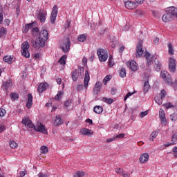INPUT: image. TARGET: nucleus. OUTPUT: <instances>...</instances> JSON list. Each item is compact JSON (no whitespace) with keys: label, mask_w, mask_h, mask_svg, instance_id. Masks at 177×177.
I'll use <instances>...</instances> for the list:
<instances>
[{"label":"nucleus","mask_w":177,"mask_h":177,"mask_svg":"<svg viewBox=\"0 0 177 177\" xmlns=\"http://www.w3.org/2000/svg\"><path fill=\"white\" fill-rule=\"evenodd\" d=\"M60 46L64 53L70 52V46H71L70 39L67 37L65 38L62 41H61Z\"/></svg>","instance_id":"1"},{"label":"nucleus","mask_w":177,"mask_h":177,"mask_svg":"<svg viewBox=\"0 0 177 177\" xmlns=\"http://www.w3.org/2000/svg\"><path fill=\"white\" fill-rule=\"evenodd\" d=\"M97 55L99 57L100 62H106L109 57V54L107 53V50L99 48L97 50Z\"/></svg>","instance_id":"2"},{"label":"nucleus","mask_w":177,"mask_h":177,"mask_svg":"<svg viewBox=\"0 0 177 177\" xmlns=\"http://www.w3.org/2000/svg\"><path fill=\"white\" fill-rule=\"evenodd\" d=\"M28 49H30V44L28 43V41H24L21 44V53L22 56H24L26 59H28V57H30V52L28 51Z\"/></svg>","instance_id":"3"},{"label":"nucleus","mask_w":177,"mask_h":177,"mask_svg":"<svg viewBox=\"0 0 177 177\" xmlns=\"http://www.w3.org/2000/svg\"><path fill=\"white\" fill-rule=\"evenodd\" d=\"M83 75L84 68L75 69L72 73V80L73 81H77L78 78L83 77Z\"/></svg>","instance_id":"4"},{"label":"nucleus","mask_w":177,"mask_h":177,"mask_svg":"<svg viewBox=\"0 0 177 177\" xmlns=\"http://www.w3.org/2000/svg\"><path fill=\"white\" fill-rule=\"evenodd\" d=\"M169 71L175 73L176 71V59L174 57L169 58Z\"/></svg>","instance_id":"5"},{"label":"nucleus","mask_w":177,"mask_h":177,"mask_svg":"<svg viewBox=\"0 0 177 177\" xmlns=\"http://www.w3.org/2000/svg\"><path fill=\"white\" fill-rule=\"evenodd\" d=\"M160 77L161 78H163V80H165L167 84H170L171 85H172V79L171 78V75L169 74V73H168V71H162L160 72Z\"/></svg>","instance_id":"6"},{"label":"nucleus","mask_w":177,"mask_h":177,"mask_svg":"<svg viewBox=\"0 0 177 177\" xmlns=\"http://www.w3.org/2000/svg\"><path fill=\"white\" fill-rule=\"evenodd\" d=\"M33 128L35 131H37V132H41L45 135L48 134V129H46L45 125L42 124L41 122L37 123V125Z\"/></svg>","instance_id":"7"},{"label":"nucleus","mask_w":177,"mask_h":177,"mask_svg":"<svg viewBox=\"0 0 177 177\" xmlns=\"http://www.w3.org/2000/svg\"><path fill=\"white\" fill-rule=\"evenodd\" d=\"M58 8L57 6H54L50 15V23L55 24L56 22V17H57Z\"/></svg>","instance_id":"8"},{"label":"nucleus","mask_w":177,"mask_h":177,"mask_svg":"<svg viewBox=\"0 0 177 177\" xmlns=\"http://www.w3.org/2000/svg\"><path fill=\"white\" fill-rule=\"evenodd\" d=\"M127 67H129L131 71H138L139 70V66L135 60H131L126 63Z\"/></svg>","instance_id":"9"},{"label":"nucleus","mask_w":177,"mask_h":177,"mask_svg":"<svg viewBox=\"0 0 177 177\" xmlns=\"http://www.w3.org/2000/svg\"><path fill=\"white\" fill-rule=\"evenodd\" d=\"M47 40H45L40 37H39L35 40V44H33L34 48H44L45 46V41Z\"/></svg>","instance_id":"10"},{"label":"nucleus","mask_w":177,"mask_h":177,"mask_svg":"<svg viewBox=\"0 0 177 177\" xmlns=\"http://www.w3.org/2000/svg\"><path fill=\"white\" fill-rule=\"evenodd\" d=\"M136 56V57L146 56V55H145V50H143V46H142V44H140V43H139L137 46Z\"/></svg>","instance_id":"11"},{"label":"nucleus","mask_w":177,"mask_h":177,"mask_svg":"<svg viewBox=\"0 0 177 177\" xmlns=\"http://www.w3.org/2000/svg\"><path fill=\"white\" fill-rule=\"evenodd\" d=\"M21 123L25 125L27 128H34V124H32V122L31 120H30V118H24L22 119Z\"/></svg>","instance_id":"12"},{"label":"nucleus","mask_w":177,"mask_h":177,"mask_svg":"<svg viewBox=\"0 0 177 177\" xmlns=\"http://www.w3.org/2000/svg\"><path fill=\"white\" fill-rule=\"evenodd\" d=\"M166 12H167V13H169L173 19L175 17L177 19V8H176L169 7L166 9Z\"/></svg>","instance_id":"13"},{"label":"nucleus","mask_w":177,"mask_h":177,"mask_svg":"<svg viewBox=\"0 0 177 177\" xmlns=\"http://www.w3.org/2000/svg\"><path fill=\"white\" fill-rule=\"evenodd\" d=\"M48 88H49V84H48V83H41L37 87V92H39V93H42V92H45Z\"/></svg>","instance_id":"14"},{"label":"nucleus","mask_w":177,"mask_h":177,"mask_svg":"<svg viewBox=\"0 0 177 177\" xmlns=\"http://www.w3.org/2000/svg\"><path fill=\"white\" fill-rule=\"evenodd\" d=\"M149 158H150V156L147 153H145L140 155L139 158V161L141 164H146L147 161H149Z\"/></svg>","instance_id":"15"},{"label":"nucleus","mask_w":177,"mask_h":177,"mask_svg":"<svg viewBox=\"0 0 177 177\" xmlns=\"http://www.w3.org/2000/svg\"><path fill=\"white\" fill-rule=\"evenodd\" d=\"M80 133H81V135H84L86 136H91L93 135V131L89 129L82 128L80 129Z\"/></svg>","instance_id":"16"},{"label":"nucleus","mask_w":177,"mask_h":177,"mask_svg":"<svg viewBox=\"0 0 177 177\" xmlns=\"http://www.w3.org/2000/svg\"><path fill=\"white\" fill-rule=\"evenodd\" d=\"M48 36H49V32H48V30L45 28H43L39 32V37H40V38H42L44 40L48 41Z\"/></svg>","instance_id":"17"},{"label":"nucleus","mask_w":177,"mask_h":177,"mask_svg":"<svg viewBox=\"0 0 177 177\" xmlns=\"http://www.w3.org/2000/svg\"><path fill=\"white\" fill-rule=\"evenodd\" d=\"M46 10H41L39 13V19L41 21V23H45V21L46 20Z\"/></svg>","instance_id":"18"},{"label":"nucleus","mask_w":177,"mask_h":177,"mask_svg":"<svg viewBox=\"0 0 177 177\" xmlns=\"http://www.w3.org/2000/svg\"><path fill=\"white\" fill-rule=\"evenodd\" d=\"M90 80H91V77H89V72H88V71H86L84 80V88L86 89H88V85L89 84Z\"/></svg>","instance_id":"19"},{"label":"nucleus","mask_w":177,"mask_h":177,"mask_svg":"<svg viewBox=\"0 0 177 177\" xmlns=\"http://www.w3.org/2000/svg\"><path fill=\"white\" fill-rule=\"evenodd\" d=\"M172 19H173L172 16L168 12H166V13L165 15H163V16L162 17V20L165 23H168V21H171V20H172Z\"/></svg>","instance_id":"20"},{"label":"nucleus","mask_w":177,"mask_h":177,"mask_svg":"<svg viewBox=\"0 0 177 177\" xmlns=\"http://www.w3.org/2000/svg\"><path fill=\"white\" fill-rule=\"evenodd\" d=\"M145 57L147 60V64L148 66H151L153 64V55L149 53H146Z\"/></svg>","instance_id":"21"},{"label":"nucleus","mask_w":177,"mask_h":177,"mask_svg":"<svg viewBox=\"0 0 177 177\" xmlns=\"http://www.w3.org/2000/svg\"><path fill=\"white\" fill-rule=\"evenodd\" d=\"M171 142H167L164 145L165 147H168L169 146H172L173 145H176L177 142V134L173 135L171 138Z\"/></svg>","instance_id":"22"},{"label":"nucleus","mask_w":177,"mask_h":177,"mask_svg":"<svg viewBox=\"0 0 177 177\" xmlns=\"http://www.w3.org/2000/svg\"><path fill=\"white\" fill-rule=\"evenodd\" d=\"M64 109L65 110H73V101L71 100H68L64 103Z\"/></svg>","instance_id":"23"},{"label":"nucleus","mask_w":177,"mask_h":177,"mask_svg":"<svg viewBox=\"0 0 177 177\" xmlns=\"http://www.w3.org/2000/svg\"><path fill=\"white\" fill-rule=\"evenodd\" d=\"M153 67L156 71H160L161 70V62L157 58L155 59Z\"/></svg>","instance_id":"24"},{"label":"nucleus","mask_w":177,"mask_h":177,"mask_svg":"<svg viewBox=\"0 0 177 177\" xmlns=\"http://www.w3.org/2000/svg\"><path fill=\"white\" fill-rule=\"evenodd\" d=\"M32 106V95L28 94V102L26 103L27 109H31Z\"/></svg>","instance_id":"25"},{"label":"nucleus","mask_w":177,"mask_h":177,"mask_svg":"<svg viewBox=\"0 0 177 177\" xmlns=\"http://www.w3.org/2000/svg\"><path fill=\"white\" fill-rule=\"evenodd\" d=\"M125 7L127 8V9H135V8H136V4H135L132 1H127L125 3Z\"/></svg>","instance_id":"26"},{"label":"nucleus","mask_w":177,"mask_h":177,"mask_svg":"<svg viewBox=\"0 0 177 177\" xmlns=\"http://www.w3.org/2000/svg\"><path fill=\"white\" fill-rule=\"evenodd\" d=\"M87 38H88L87 35L82 34L78 36L77 41H79V42H86Z\"/></svg>","instance_id":"27"},{"label":"nucleus","mask_w":177,"mask_h":177,"mask_svg":"<svg viewBox=\"0 0 177 177\" xmlns=\"http://www.w3.org/2000/svg\"><path fill=\"white\" fill-rule=\"evenodd\" d=\"M93 111L96 114H102L103 113V107L101 106H96L94 107Z\"/></svg>","instance_id":"28"},{"label":"nucleus","mask_w":177,"mask_h":177,"mask_svg":"<svg viewBox=\"0 0 177 177\" xmlns=\"http://www.w3.org/2000/svg\"><path fill=\"white\" fill-rule=\"evenodd\" d=\"M54 124L57 126L62 125V124H63V120H62V117H60V115L56 116Z\"/></svg>","instance_id":"29"},{"label":"nucleus","mask_w":177,"mask_h":177,"mask_svg":"<svg viewBox=\"0 0 177 177\" xmlns=\"http://www.w3.org/2000/svg\"><path fill=\"white\" fill-rule=\"evenodd\" d=\"M14 57L12 56L6 55L3 57V61L6 62V63H8V64H12V62L14 60Z\"/></svg>","instance_id":"30"},{"label":"nucleus","mask_w":177,"mask_h":177,"mask_svg":"<svg viewBox=\"0 0 177 177\" xmlns=\"http://www.w3.org/2000/svg\"><path fill=\"white\" fill-rule=\"evenodd\" d=\"M66 60H67V55H63L58 61V63L59 64H62V66L66 65Z\"/></svg>","instance_id":"31"},{"label":"nucleus","mask_w":177,"mask_h":177,"mask_svg":"<svg viewBox=\"0 0 177 177\" xmlns=\"http://www.w3.org/2000/svg\"><path fill=\"white\" fill-rule=\"evenodd\" d=\"M64 95V92L63 91H60L57 93V94L55 96V100H60L62 97H63V95Z\"/></svg>","instance_id":"32"},{"label":"nucleus","mask_w":177,"mask_h":177,"mask_svg":"<svg viewBox=\"0 0 177 177\" xmlns=\"http://www.w3.org/2000/svg\"><path fill=\"white\" fill-rule=\"evenodd\" d=\"M64 95V92L63 91H60L57 93V94L55 96V100H60L62 97H63V95Z\"/></svg>","instance_id":"33"},{"label":"nucleus","mask_w":177,"mask_h":177,"mask_svg":"<svg viewBox=\"0 0 177 177\" xmlns=\"http://www.w3.org/2000/svg\"><path fill=\"white\" fill-rule=\"evenodd\" d=\"M154 99L157 104H158L159 106H161V104H162V98H161L160 95L155 96Z\"/></svg>","instance_id":"34"},{"label":"nucleus","mask_w":177,"mask_h":177,"mask_svg":"<svg viewBox=\"0 0 177 177\" xmlns=\"http://www.w3.org/2000/svg\"><path fill=\"white\" fill-rule=\"evenodd\" d=\"M101 86H102V84H100V82H97L95 84V87L93 88L94 92H95L96 93H97V92H100Z\"/></svg>","instance_id":"35"},{"label":"nucleus","mask_w":177,"mask_h":177,"mask_svg":"<svg viewBox=\"0 0 177 177\" xmlns=\"http://www.w3.org/2000/svg\"><path fill=\"white\" fill-rule=\"evenodd\" d=\"M158 135V133L157 131H153L150 135L149 140H151V142H154V139L157 138Z\"/></svg>","instance_id":"36"},{"label":"nucleus","mask_w":177,"mask_h":177,"mask_svg":"<svg viewBox=\"0 0 177 177\" xmlns=\"http://www.w3.org/2000/svg\"><path fill=\"white\" fill-rule=\"evenodd\" d=\"M149 89H150V84H149V82H145L143 87L145 93L149 92Z\"/></svg>","instance_id":"37"},{"label":"nucleus","mask_w":177,"mask_h":177,"mask_svg":"<svg viewBox=\"0 0 177 177\" xmlns=\"http://www.w3.org/2000/svg\"><path fill=\"white\" fill-rule=\"evenodd\" d=\"M102 102H104V103H106V104H111V103L114 102V100H113V98L103 97Z\"/></svg>","instance_id":"38"},{"label":"nucleus","mask_w":177,"mask_h":177,"mask_svg":"<svg viewBox=\"0 0 177 177\" xmlns=\"http://www.w3.org/2000/svg\"><path fill=\"white\" fill-rule=\"evenodd\" d=\"M48 151V147L43 145L40 148V153L41 154H46Z\"/></svg>","instance_id":"39"},{"label":"nucleus","mask_w":177,"mask_h":177,"mask_svg":"<svg viewBox=\"0 0 177 177\" xmlns=\"http://www.w3.org/2000/svg\"><path fill=\"white\" fill-rule=\"evenodd\" d=\"M32 57L34 59V60H40L41 57H42V54L37 53L35 54H33L32 55Z\"/></svg>","instance_id":"40"},{"label":"nucleus","mask_w":177,"mask_h":177,"mask_svg":"<svg viewBox=\"0 0 177 177\" xmlns=\"http://www.w3.org/2000/svg\"><path fill=\"white\" fill-rule=\"evenodd\" d=\"M120 76L122 77V78H125L127 77V71L125 68H122L121 70L119 72Z\"/></svg>","instance_id":"41"},{"label":"nucleus","mask_w":177,"mask_h":177,"mask_svg":"<svg viewBox=\"0 0 177 177\" xmlns=\"http://www.w3.org/2000/svg\"><path fill=\"white\" fill-rule=\"evenodd\" d=\"M108 66L109 67H113L114 66V59L113 58V55L109 56Z\"/></svg>","instance_id":"42"},{"label":"nucleus","mask_w":177,"mask_h":177,"mask_svg":"<svg viewBox=\"0 0 177 177\" xmlns=\"http://www.w3.org/2000/svg\"><path fill=\"white\" fill-rule=\"evenodd\" d=\"M168 47V52H169V55H170L171 56H172V55H174V47H172V44L169 43L167 45Z\"/></svg>","instance_id":"43"},{"label":"nucleus","mask_w":177,"mask_h":177,"mask_svg":"<svg viewBox=\"0 0 177 177\" xmlns=\"http://www.w3.org/2000/svg\"><path fill=\"white\" fill-rule=\"evenodd\" d=\"M4 89H9L12 86V82H4L3 84Z\"/></svg>","instance_id":"44"},{"label":"nucleus","mask_w":177,"mask_h":177,"mask_svg":"<svg viewBox=\"0 0 177 177\" xmlns=\"http://www.w3.org/2000/svg\"><path fill=\"white\" fill-rule=\"evenodd\" d=\"M110 80H111V75H106L103 80V82H104V85H107V82H109V81H110Z\"/></svg>","instance_id":"45"},{"label":"nucleus","mask_w":177,"mask_h":177,"mask_svg":"<svg viewBox=\"0 0 177 177\" xmlns=\"http://www.w3.org/2000/svg\"><path fill=\"white\" fill-rule=\"evenodd\" d=\"M39 32V29L37 27L33 28L32 30V34L33 37H37V35Z\"/></svg>","instance_id":"46"},{"label":"nucleus","mask_w":177,"mask_h":177,"mask_svg":"<svg viewBox=\"0 0 177 177\" xmlns=\"http://www.w3.org/2000/svg\"><path fill=\"white\" fill-rule=\"evenodd\" d=\"M17 143H16V142L15 141H10V147H11V149H17Z\"/></svg>","instance_id":"47"},{"label":"nucleus","mask_w":177,"mask_h":177,"mask_svg":"<svg viewBox=\"0 0 177 177\" xmlns=\"http://www.w3.org/2000/svg\"><path fill=\"white\" fill-rule=\"evenodd\" d=\"M163 106L165 107V109H172V107H174V104H172V103L171 102H167L163 104Z\"/></svg>","instance_id":"48"},{"label":"nucleus","mask_w":177,"mask_h":177,"mask_svg":"<svg viewBox=\"0 0 177 177\" xmlns=\"http://www.w3.org/2000/svg\"><path fill=\"white\" fill-rule=\"evenodd\" d=\"M85 176V172L84 171H78L76 172L75 177H82Z\"/></svg>","instance_id":"49"},{"label":"nucleus","mask_w":177,"mask_h":177,"mask_svg":"<svg viewBox=\"0 0 177 177\" xmlns=\"http://www.w3.org/2000/svg\"><path fill=\"white\" fill-rule=\"evenodd\" d=\"M159 117L160 118H165V111H164V109H160L159 111Z\"/></svg>","instance_id":"50"},{"label":"nucleus","mask_w":177,"mask_h":177,"mask_svg":"<svg viewBox=\"0 0 177 177\" xmlns=\"http://www.w3.org/2000/svg\"><path fill=\"white\" fill-rule=\"evenodd\" d=\"M10 97L12 100H16L17 99H19V94L12 93L10 94Z\"/></svg>","instance_id":"51"},{"label":"nucleus","mask_w":177,"mask_h":177,"mask_svg":"<svg viewBox=\"0 0 177 177\" xmlns=\"http://www.w3.org/2000/svg\"><path fill=\"white\" fill-rule=\"evenodd\" d=\"M169 118L171 120V121H176L177 120V114L176 113H172L171 115H170Z\"/></svg>","instance_id":"52"},{"label":"nucleus","mask_w":177,"mask_h":177,"mask_svg":"<svg viewBox=\"0 0 177 177\" xmlns=\"http://www.w3.org/2000/svg\"><path fill=\"white\" fill-rule=\"evenodd\" d=\"M159 96L162 98L164 99L165 96H167V91L165 90H162L159 94Z\"/></svg>","instance_id":"53"},{"label":"nucleus","mask_w":177,"mask_h":177,"mask_svg":"<svg viewBox=\"0 0 177 177\" xmlns=\"http://www.w3.org/2000/svg\"><path fill=\"white\" fill-rule=\"evenodd\" d=\"M160 122L162 124V125H163L164 127L167 126V118H160Z\"/></svg>","instance_id":"54"},{"label":"nucleus","mask_w":177,"mask_h":177,"mask_svg":"<svg viewBox=\"0 0 177 177\" xmlns=\"http://www.w3.org/2000/svg\"><path fill=\"white\" fill-rule=\"evenodd\" d=\"M116 174H118V175H122V172H124V169H121V168H116L115 169Z\"/></svg>","instance_id":"55"},{"label":"nucleus","mask_w":177,"mask_h":177,"mask_svg":"<svg viewBox=\"0 0 177 177\" xmlns=\"http://www.w3.org/2000/svg\"><path fill=\"white\" fill-rule=\"evenodd\" d=\"M6 131V126L3 124H0V133H2V132H5Z\"/></svg>","instance_id":"56"},{"label":"nucleus","mask_w":177,"mask_h":177,"mask_svg":"<svg viewBox=\"0 0 177 177\" xmlns=\"http://www.w3.org/2000/svg\"><path fill=\"white\" fill-rule=\"evenodd\" d=\"M147 114H149V111H145L141 112L140 113V117L141 118H143V117H146V115H147Z\"/></svg>","instance_id":"57"},{"label":"nucleus","mask_w":177,"mask_h":177,"mask_svg":"<svg viewBox=\"0 0 177 177\" xmlns=\"http://www.w3.org/2000/svg\"><path fill=\"white\" fill-rule=\"evenodd\" d=\"M6 28L2 27L0 28V37H2V35H3V34H6Z\"/></svg>","instance_id":"58"},{"label":"nucleus","mask_w":177,"mask_h":177,"mask_svg":"<svg viewBox=\"0 0 177 177\" xmlns=\"http://www.w3.org/2000/svg\"><path fill=\"white\" fill-rule=\"evenodd\" d=\"M37 176L39 177H49V174L46 173V174H44L42 172H40L37 174Z\"/></svg>","instance_id":"59"},{"label":"nucleus","mask_w":177,"mask_h":177,"mask_svg":"<svg viewBox=\"0 0 177 177\" xmlns=\"http://www.w3.org/2000/svg\"><path fill=\"white\" fill-rule=\"evenodd\" d=\"M125 138V134L121 133L115 137V139H124Z\"/></svg>","instance_id":"60"},{"label":"nucleus","mask_w":177,"mask_h":177,"mask_svg":"<svg viewBox=\"0 0 177 177\" xmlns=\"http://www.w3.org/2000/svg\"><path fill=\"white\" fill-rule=\"evenodd\" d=\"M6 114V111L3 109H0V117H3Z\"/></svg>","instance_id":"61"},{"label":"nucleus","mask_w":177,"mask_h":177,"mask_svg":"<svg viewBox=\"0 0 177 177\" xmlns=\"http://www.w3.org/2000/svg\"><path fill=\"white\" fill-rule=\"evenodd\" d=\"M136 14L137 16H142V15H143V12L141 10H136Z\"/></svg>","instance_id":"62"},{"label":"nucleus","mask_w":177,"mask_h":177,"mask_svg":"<svg viewBox=\"0 0 177 177\" xmlns=\"http://www.w3.org/2000/svg\"><path fill=\"white\" fill-rule=\"evenodd\" d=\"M173 153H174V157H176V158H177V147H175L173 149Z\"/></svg>","instance_id":"63"},{"label":"nucleus","mask_w":177,"mask_h":177,"mask_svg":"<svg viewBox=\"0 0 177 177\" xmlns=\"http://www.w3.org/2000/svg\"><path fill=\"white\" fill-rule=\"evenodd\" d=\"M129 175H131L129 173H125V171H123L121 174V176H123V177H129Z\"/></svg>","instance_id":"64"}]
</instances>
